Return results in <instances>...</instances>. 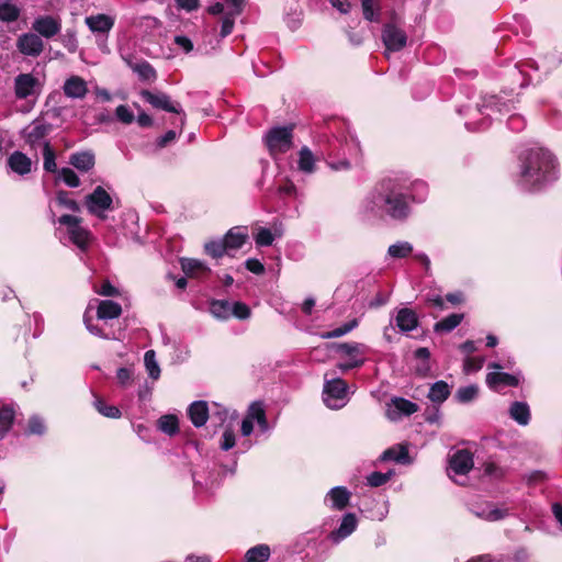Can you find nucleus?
<instances>
[{
	"label": "nucleus",
	"mask_w": 562,
	"mask_h": 562,
	"mask_svg": "<svg viewBox=\"0 0 562 562\" xmlns=\"http://www.w3.org/2000/svg\"><path fill=\"white\" fill-rule=\"evenodd\" d=\"M506 103L505 102H502L501 98L497 97V95H490V97H485L483 98V101L481 104H477V106L475 109H471L469 106H462L461 109H459V113L460 114H463L464 112H469L470 114H473V113H481V114H486V116H490L491 115V112H503L504 111V108H506Z\"/></svg>",
	"instance_id": "obj_14"
},
{
	"label": "nucleus",
	"mask_w": 562,
	"mask_h": 562,
	"mask_svg": "<svg viewBox=\"0 0 562 562\" xmlns=\"http://www.w3.org/2000/svg\"><path fill=\"white\" fill-rule=\"evenodd\" d=\"M155 356L156 353H145L144 361L148 375L153 380H158L160 376V368Z\"/></svg>",
	"instance_id": "obj_52"
},
{
	"label": "nucleus",
	"mask_w": 562,
	"mask_h": 562,
	"mask_svg": "<svg viewBox=\"0 0 562 562\" xmlns=\"http://www.w3.org/2000/svg\"><path fill=\"white\" fill-rule=\"evenodd\" d=\"M414 372L419 376H426L431 370L430 353H413L412 358L407 359Z\"/></svg>",
	"instance_id": "obj_27"
},
{
	"label": "nucleus",
	"mask_w": 562,
	"mask_h": 562,
	"mask_svg": "<svg viewBox=\"0 0 562 562\" xmlns=\"http://www.w3.org/2000/svg\"><path fill=\"white\" fill-rule=\"evenodd\" d=\"M181 269L190 278H205L211 273L205 262L193 258L181 259Z\"/></svg>",
	"instance_id": "obj_20"
},
{
	"label": "nucleus",
	"mask_w": 562,
	"mask_h": 562,
	"mask_svg": "<svg viewBox=\"0 0 562 562\" xmlns=\"http://www.w3.org/2000/svg\"><path fill=\"white\" fill-rule=\"evenodd\" d=\"M116 378L122 386H126L132 382L133 371L130 368H120L116 372Z\"/></svg>",
	"instance_id": "obj_61"
},
{
	"label": "nucleus",
	"mask_w": 562,
	"mask_h": 562,
	"mask_svg": "<svg viewBox=\"0 0 562 562\" xmlns=\"http://www.w3.org/2000/svg\"><path fill=\"white\" fill-rule=\"evenodd\" d=\"M44 164L43 168L47 172L57 173L59 170L56 165V155L49 143L44 144L43 148Z\"/></svg>",
	"instance_id": "obj_41"
},
{
	"label": "nucleus",
	"mask_w": 562,
	"mask_h": 562,
	"mask_svg": "<svg viewBox=\"0 0 562 562\" xmlns=\"http://www.w3.org/2000/svg\"><path fill=\"white\" fill-rule=\"evenodd\" d=\"M52 131V125L42 120H34L30 125H27L23 130V137L25 143L32 148L36 147L44 148L45 143H49L46 140V136Z\"/></svg>",
	"instance_id": "obj_9"
},
{
	"label": "nucleus",
	"mask_w": 562,
	"mask_h": 562,
	"mask_svg": "<svg viewBox=\"0 0 562 562\" xmlns=\"http://www.w3.org/2000/svg\"><path fill=\"white\" fill-rule=\"evenodd\" d=\"M15 419V412L12 406L0 407V437L3 438L12 428Z\"/></svg>",
	"instance_id": "obj_30"
},
{
	"label": "nucleus",
	"mask_w": 562,
	"mask_h": 562,
	"mask_svg": "<svg viewBox=\"0 0 562 562\" xmlns=\"http://www.w3.org/2000/svg\"><path fill=\"white\" fill-rule=\"evenodd\" d=\"M32 29L41 36L50 38L60 32L61 23L58 18L42 15L33 21Z\"/></svg>",
	"instance_id": "obj_12"
},
{
	"label": "nucleus",
	"mask_w": 562,
	"mask_h": 562,
	"mask_svg": "<svg viewBox=\"0 0 562 562\" xmlns=\"http://www.w3.org/2000/svg\"><path fill=\"white\" fill-rule=\"evenodd\" d=\"M115 115L117 120L124 124H131L135 120L134 113L128 109L127 105L124 104H121L116 108Z\"/></svg>",
	"instance_id": "obj_54"
},
{
	"label": "nucleus",
	"mask_w": 562,
	"mask_h": 562,
	"mask_svg": "<svg viewBox=\"0 0 562 562\" xmlns=\"http://www.w3.org/2000/svg\"><path fill=\"white\" fill-rule=\"evenodd\" d=\"M266 146L271 156L284 154L293 146L292 126H277L269 130L265 136Z\"/></svg>",
	"instance_id": "obj_4"
},
{
	"label": "nucleus",
	"mask_w": 562,
	"mask_h": 562,
	"mask_svg": "<svg viewBox=\"0 0 562 562\" xmlns=\"http://www.w3.org/2000/svg\"><path fill=\"white\" fill-rule=\"evenodd\" d=\"M381 461H395L400 464H409L411 463V457L408 452V446L407 445H395L383 451V453L380 457Z\"/></svg>",
	"instance_id": "obj_22"
},
{
	"label": "nucleus",
	"mask_w": 562,
	"mask_h": 562,
	"mask_svg": "<svg viewBox=\"0 0 562 562\" xmlns=\"http://www.w3.org/2000/svg\"><path fill=\"white\" fill-rule=\"evenodd\" d=\"M510 417L520 425H527L530 420L529 406L522 402H514L509 409Z\"/></svg>",
	"instance_id": "obj_34"
},
{
	"label": "nucleus",
	"mask_w": 562,
	"mask_h": 562,
	"mask_svg": "<svg viewBox=\"0 0 562 562\" xmlns=\"http://www.w3.org/2000/svg\"><path fill=\"white\" fill-rule=\"evenodd\" d=\"M16 47L23 55L37 57L43 52L44 43L37 34L25 33L18 38Z\"/></svg>",
	"instance_id": "obj_13"
},
{
	"label": "nucleus",
	"mask_w": 562,
	"mask_h": 562,
	"mask_svg": "<svg viewBox=\"0 0 562 562\" xmlns=\"http://www.w3.org/2000/svg\"><path fill=\"white\" fill-rule=\"evenodd\" d=\"M357 326H358V321L355 318V319L347 322L344 325H341L333 330L323 333L321 336H322V338H325V339L341 337V336L346 335L347 333L351 331Z\"/></svg>",
	"instance_id": "obj_47"
},
{
	"label": "nucleus",
	"mask_w": 562,
	"mask_h": 562,
	"mask_svg": "<svg viewBox=\"0 0 562 562\" xmlns=\"http://www.w3.org/2000/svg\"><path fill=\"white\" fill-rule=\"evenodd\" d=\"M426 303L429 306L436 307L439 311H443L446 308L445 306V299L439 294H427L426 295Z\"/></svg>",
	"instance_id": "obj_64"
},
{
	"label": "nucleus",
	"mask_w": 562,
	"mask_h": 562,
	"mask_svg": "<svg viewBox=\"0 0 562 562\" xmlns=\"http://www.w3.org/2000/svg\"><path fill=\"white\" fill-rule=\"evenodd\" d=\"M94 407L101 415L108 418H120L122 415L117 406L106 404L101 397L95 398Z\"/></svg>",
	"instance_id": "obj_42"
},
{
	"label": "nucleus",
	"mask_w": 562,
	"mask_h": 562,
	"mask_svg": "<svg viewBox=\"0 0 562 562\" xmlns=\"http://www.w3.org/2000/svg\"><path fill=\"white\" fill-rule=\"evenodd\" d=\"M547 480H548V475H547L546 472L540 471V470H536V471H532L529 474L527 483L530 486H536V485H538L540 483L546 482Z\"/></svg>",
	"instance_id": "obj_62"
},
{
	"label": "nucleus",
	"mask_w": 562,
	"mask_h": 562,
	"mask_svg": "<svg viewBox=\"0 0 562 562\" xmlns=\"http://www.w3.org/2000/svg\"><path fill=\"white\" fill-rule=\"evenodd\" d=\"M507 125L512 131L520 132L525 127V120L522 116H520L518 114H514V115L509 116V119L507 121Z\"/></svg>",
	"instance_id": "obj_63"
},
{
	"label": "nucleus",
	"mask_w": 562,
	"mask_h": 562,
	"mask_svg": "<svg viewBox=\"0 0 562 562\" xmlns=\"http://www.w3.org/2000/svg\"><path fill=\"white\" fill-rule=\"evenodd\" d=\"M57 173L58 178L69 188H78L80 186V179L72 169L65 167L59 169Z\"/></svg>",
	"instance_id": "obj_49"
},
{
	"label": "nucleus",
	"mask_w": 562,
	"mask_h": 562,
	"mask_svg": "<svg viewBox=\"0 0 562 562\" xmlns=\"http://www.w3.org/2000/svg\"><path fill=\"white\" fill-rule=\"evenodd\" d=\"M232 315L238 319H247L250 316V308L241 302L232 304Z\"/></svg>",
	"instance_id": "obj_58"
},
{
	"label": "nucleus",
	"mask_w": 562,
	"mask_h": 562,
	"mask_svg": "<svg viewBox=\"0 0 562 562\" xmlns=\"http://www.w3.org/2000/svg\"><path fill=\"white\" fill-rule=\"evenodd\" d=\"M122 314V306L112 300H91L83 314V323L90 334L104 339L115 338L111 330H106L104 326H99L93 323L95 315L97 321L106 324L108 321L119 318Z\"/></svg>",
	"instance_id": "obj_3"
},
{
	"label": "nucleus",
	"mask_w": 562,
	"mask_h": 562,
	"mask_svg": "<svg viewBox=\"0 0 562 562\" xmlns=\"http://www.w3.org/2000/svg\"><path fill=\"white\" fill-rule=\"evenodd\" d=\"M83 204L91 215L100 220H105V213L114 210L112 196L101 186L85 196Z\"/></svg>",
	"instance_id": "obj_6"
},
{
	"label": "nucleus",
	"mask_w": 562,
	"mask_h": 562,
	"mask_svg": "<svg viewBox=\"0 0 562 562\" xmlns=\"http://www.w3.org/2000/svg\"><path fill=\"white\" fill-rule=\"evenodd\" d=\"M210 313L217 319H228L232 316V304L226 300H213L210 303Z\"/></svg>",
	"instance_id": "obj_33"
},
{
	"label": "nucleus",
	"mask_w": 562,
	"mask_h": 562,
	"mask_svg": "<svg viewBox=\"0 0 562 562\" xmlns=\"http://www.w3.org/2000/svg\"><path fill=\"white\" fill-rule=\"evenodd\" d=\"M350 496V492L344 486L334 487L329 492L333 507L338 510H342L349 505Z\"/></svg>",
	"instance_id": "obj_29"
},
{
	"label": "nucleus",
	"mask_w": 562,
	"mask_h": 562,
	"mask_svg": "<svg viewBox=\"0 0 562 562\" xmlns=\"http://www.w3.org/2000/svg\"><path fill=\"white\" fill-rule=\"evenodd\" d=\"M413 252V245L408 241H397L387 249V255L394 259H403Z\"/></svg>",
	"instance_id": "obj_39"
},
{
	"label": "nucleus",
	"mask_w": 562,
	"mask_h": 562,
	"mask_svg": "<svg viewBox=\"0 0 562 562\" xmlns=\"http://www.w3.org/2000/svg\"><path fill=\"white\" fill-rule=\"evenodd\" d=\"M55 202L61 206L65 207L74 213H79L81 207L79 203L70 198L69 192L60 190L56 193Z\"/></svg>",
	"instance_id": "obj_40"
},
{
	"label": "nucleus",
	"mask_w": 562,
	"mask_h": 562,
	"mask_svg": "<svg viewBox=\"0 0 562 562\" xmlns=\"http://www.w3.org/2000/svg\"><path fill=\"white\" fill-rule=\"evenodd\" d=\"M270 547L268 544H257L245 554V562H266L270 557Z\"/></svg>",
	"instance_id": "obj_35"
},
{
	"label": "nucleus",
	"mask_w": 562,
	"mask_h": 562,
	"mask_svg": "<svg viewBox=\"0 0 562 562\" xmlns=\"http://www.w3.org/2000/svg\"><path fill=\"white\" fill-rule=\"evenodd\" d=\"M63 91L67 98L83 99L88 93L87 82L79 76H70L64 82Z\"/></svg>",
	"instance_id": "obj_17"
},
{
	"label": "nucleus",
	"mask_w": 562,
	"mask_h": 562,
	"mask_svg": "<svg viewBox=\"0 0 562 562\" xmlns=\"http://www.w3.org/2000/svg\"><path fill=\"white\" fill-rule=\"evenodd\" d=\"M299 169L305 173H312L315 170V158L307 146H303L299 151Z\"/></svg>",
	"instance_id": "obj_37"
},
{
	"label": "nucleus",
	"mask_w": 562,
	"mask_h": 562,
	"mask_svg": "<svg viewBox=\"0 0 562 562\" xmlns=\"http://www.w3.org/2000/svg\"><path fill=\"white\" fill-rule=\"evenodd\" d=\"M393 475V471L386 473L374 471L367 476V483L371 487H379L386 484Z\"/></svg>",
	"instance_id": "obj_50"
},
{
	"label": "nucleus",
	"mask_w": 562,
	"mask_h": 562,
	"mask_svg": "<svg viewBox=\"0 0 562 562\" xmlns=\"http://www.w3.org/2000/svg\"><path fill=\"white\" fill-rule=\"evenodd\" d=\"M235 18L233 15L225 14L222 20V26H221V36L226 37L228 36L234 27Z\"/></svg>",
	"instance_id": "obj_60"
},
{
	"label": "nucleus",
	"mask_w": 562,
	"mask_h": 562,
	"mask_svg": "<svg viewBox=\"0 0 562 562\" xmlns=\"http://www.w3.org/2000/svg\"><path fill=\"white\" fill-rule=\"evenodd\" d=\"M41 89L42 83L33 74H19L14 78V94L19 100L36 97Z\"/></svg>",
	"instance_id": "obj_10"
},
{
	"label": "nucleus",
	"mask_w": 562,
	"mask_h": 562,
	"mask_svg": "<svg viewBox=\"0 0 562 562\" xmlns=\"http://www.w3.org/2000/svg\"><path fill=\"white\" fill-rule=\"evenodd\" d=\"M347 393V383L341 379H333L327 381L324 385V394L327 396L325 402L327 406H331L328 403V398L342 400Z\"/></svg>",
	"instance_id": "obj_26"
},
{
	"label": "nucleus",
	"mask_w": 562,
	"mask_h": 562,
	"mask_svg": "<svg viewBox=\"0 0 562 562\" xmlns=\"http://www.w3.org/2000/svg\"><path fill=\"white\" fill-rule=\"evenodd\" d=\"M248 238V234L246 228L243 227H234L231 228L223 238L225 243V247L227 249V255L233 256V251L240 249Z\"/></svg>",
	"instance_id": "obj_18"
},
{
	"label": "nucleus",
	"mask_w": 562,
	"mask_h": 562,
	"mask_svg": "<svg viewBox=\"0 0 562 562\" xmlns=\"http://www.w3.org/2000/svg\"><path fill=\"white\" fill-rule=\"evenodd\" d=\"M187 414L193 426L200 428L209 419V405L205 401H195L189 405Z\"/></svg>",
	"instance_id": "obj_19"
},
{
	"label": "nucleus",
	"mask_w": 562,
	"mask_h": 562,
	"mask_svg": "<svg viewBox=\"0 0 562 562\" xmlns=\"http://www.w3.org/2000/svg\"><path fill=\"white\" fill-rule=\"evenodd\" d=\"M85 23L88 29L95 35L98 47L108 53L109 48L106 45L108 36L110 31L113 29L115 20L114 18L104 14H93L85 19Z\"/></svg>",
	"instance_id": "obj_7"
},
{
	"label": "nucleus",
	"mask_w": 562,
	"mask_h": 562,
	"mask_svg": "<svg viewBox=\"0 0 562 562\" xmlns=\"http://www.w3.org/2000/svg\"><path fill=\"white\" fill-rule=\"evenodd\" d=\"M9 168L20 175L25 176L32 170V160L22 151H13L8 158Z\"/></svg>",
	"instance_id": "obj_21"
},
{
	"label": "nucleus",
	"mask_w": 562,
	"mask_h": 562,
	"mask_svg": "<svg viewBox=\"0 0 562 562\" xmlns=\"http://www.w3.org/2000/svg\"><path fill=\"white\" fill-rule=\"evenodd\" d=\"M274 237L269 228L261 227L258 229L255 241L258 246H270L272 245Z\"/></svg>",
	"instance_id": "obj_53"
},
{
	"label": "nucleus",
	"mask_w": 562,
	"mask_h": 562,
	"mask_svg": "<svg viewBox=\"0 0 562 562\" xmlns=\"http://www.w3.org/2000/svg\"><path fill=\"white\" fill-rule=\"evenodd\" d=\"M225 14L237 16L243 12L244 0H224Z\"/></svg>",
	"instance_id": "obj_55"
},
{
	"label": "nucleus",
	"mask_w": 562,
	"mask_h": 562,
	"mask_svg": "<svg viewBox=\"0 0 562 562\" xmlns=\"http://www.w3.org/2000/svg\"><path fill=\"white\" fill-rule=\"evenodd\" d=\"M479 387L475 384H471L468 386H462L458 389L454 394L456 400L459 403H470L477 397Z\"/></svg>",
	"instance_id": "obj_44"
},
{
	"label": "nucleus",
	"mask_w": 562,
	"mask_h": 562,
	"mask_svg": "<svg viewBox=\"0 0 562 562\" xmlns=\"http://www.w3.org/2000/svg\"><path fill=\"white\" fill-rule=\"evenodd\" d=\"M204 251L206 255L215 259L221 258L224 255H227V249L225 247V243L223 241V239H216L205 243Z\"/></svg>",
	"instance_id": "obj_46"
},
{
	"label": "nucleus",
	"mask_w": 562,
	"mask_h": 562,
	"mask_svg": "<svg viewBox=\"0 0 562 562\" xmlns=\"http://www.w3.org/2000/svg\"><path fill=\"white\" fill-rule=\"evenodd\" d=\"M69 164L81 172H88L94 167V155L89 150L74 153L69 157Z\"/></svg>",
	"instance_id": "obj_23"
},
{
	"label": "nucleus",
	"mask_w": 562,
	"mask_h": 562,
	"mask_svg": "<svg viewBox=\"0 0 562 562\" xmlns=\"http://www.w3.org/2000/svg\"><path fill=\"white\" fill-rule=\"evenodd\" d=\"M20 15L19 8L10 1L0 2V20L13 22Z\"/></svg>",
	"instance_id": "obj_43"
},
{
	"label": "nucleus",
	"mask_w": 562,
	"mask_h": 562,
	"mask_svg": "<svg viewBox=\"0 0 562 562\" xmlns=\"http://www.w3.org/2000/svg\"><path fill=\"white\" fill-rule=\"evenodd\" d=\"M61 43L69 53H75L78 48V42L76 38L75 31H67L61 38Z\"/></svg>",
	"instance_id": "obj_59"
},
{
	"label": "nucleus",
	"mask_w": 562,
	"mask_h": 562,
	"mask_svg": "<svg viewBox=\"0 0 562 562\" xmlns=\"http://www.w3.org/2000/svg\"><path fill=\"white\" fill-rule=\"evenodd\" d=\"M140 97L153 108L181 115L180 127H183L186 123V113L179 102H173L170 97L164 92H153L149 90H142Z\"/></svg>",
	"instance_id": "obj_8"
},
{
	"label": "nucleus",
	"mask_w": 562,
	"mask_h": 562,
	"mask_svg": "<svg viewBox=\"0 0 562 562\" xmlns=\"http://www.w3.org/2000/svg\"><path fill=\"white\" fill-rule=\"evenodd\" d=\"M356 528L357 517L355 514L348 513L342 517L339 528L331 531L330 538L334 541H339L350 536L356 530Z\"/></svg>",
	"instance_id": "obj_25"
},
{
	"label": "nucleus",
	"mask_w": 562,
	"mask_h": 562,
	"mask_svg": "<svg viewBox=\"0 0 562 562\" xmlns=\"http://www.w3.org/2000/svg\"><path fill=\"white\" fill-rule=\"evenodd\" d=\"M486 383L491 389L496 390L499 386L516 387L519 384L517 376L506 372H491L486 375Z\"/></svg>",
	"instance_id": "obj_24"
},
{
	"label": "nucleus",
	"mask_w": 562,
	"mask_h": 562,
	"mask_svg": "<svg viewBox=\"0 0 562 562\" xmlns=\"http://www.w3.org/2000/svg\"><path fill=\"white\" fill-rule=\"evenodd\" d=\"M473 514L476 517L485 519L487 521H497L507 517L509 513L507 508H491V505H488V508L482 509L480 512L473 510Z\"/></svg>",
	"instance_id": "obj_38"
},
{
	"label": "nucleus",
	"mask_w": 562,
	"mask_h": 562,
	"mask_svg": "<svg viewBox=\"0 0 562 562\" xmlns=\"http://www.w3.org/2000/svg\"><path fill=\"white\" fill-rule=\"evenodd\" d=\"M57 223L66 228L69 240L74 245H76L81 250L87 249L90 241V233L81 225V217L64 214L58 217Z\"/></svg>",
	"instance_id": "obj_5"
},
{
	"label": "nucleus",
	"mask_w": 562,
	"mask_h": 562,
	"mask_svg": "<svg viewBox=\"0 0 562 562\" xmlns=\"http://www.w3.org/2000/svg\"><path fill=\"white\" fill-rule=\"evenodd\" d=\"M484 364L483 357L467 356L463 360V372L465 374L477 372Z\"/></svg>",
	"instance_id": "obj_51"
},
{
	"label": "nucleus",
	"mask_w": 562,
	"mask_h": 562,
	"mask_svg": "<svg viewBox=\"0 0 562 562\" xmlns=\"http://www.w3.org/2000/svg\"><path fill=\"white\" fill-rule=\"evenodd\" d=\"M450 387L445 381H437L429 390L428 398L434 402L441 404L450 396Z\"/></svg>",
	"instance_id": "obj_31"
},
{
	"label": "nucleus",
	"mask_w": 562,
	"mask_h": 562,
	"mask_svg": "<svg viewBox=\"0 0 562 562\" xmlns=\"http://www.w3.org/2000/svg\"><path fill=\"white\" fill-rule=\"evenodd\" d=\"M396 327L402 333H408L416 329L419 325L418 316L416 312L408 307H402L397 310L394 317Z\"/></svg>",
	"instance_id": "obj_16"
},
{
	"label": "nucleus",
	"mask_w": 562,
	"mask_h": 562,
	"mask_svg": "<svg viewBox=\"0 0 562 562\" xmlns=\"http://www.w3.org/2000/svg\"><path fill=\"white\" fill-rule=\"evenodd\" d=\"M45 429H46V427L40 417L33 416L29 419V424H27V432L29 434L43 435L45 432Z\"/></svg>",
	"instance_id": "obj_57"
},
{
	"label": "nucleus",
	"mask_w": 562,
	"mask_h": 562,
	"mask_svg": "<svg viewBox=\"0 0 562 562\" xmlns=\"http://www.w3.org/2000/svg\"><path fill=\"white\" fill-rule=\"evenodd\" d=\"M473 456L467 449L458 450L449 461L450 469L459 475L468 474L473 469Z\"/></svg>",
	"instance_id": "obj_15"
},
{
	"label": "nucleus",
	"mask_w": 562,
	"mask_h": 562,
	"mask_svg": "<svg viewBox=\"0 0 562 562\" xmlns=\"http://www.w3.org/2000/svg\"><path fill=\"white\" fill-rule=\"evenodd\" d=\"M557 179L553 155L542 147H531L519 155L517 184L524 191H538Z\"/></svg>",
	"instance_id": "obj_2"
},
{
	"label": "nucleus",
	"mask_w": 562,
	"mask_h": 562,
	"mask_svg": "<svg viewBox=\"0 0 562 562\" xmlns=\"http://www.w3.org/2000/svg\"><path fill=\"white\" fill-rule=\"evenodd\" d=\"M128 66L132 68L134 72L138 75L140 80L154 81L157 77L156 70L146 60L136 64L128 63Z\"/></svg>",
	"instance_id": "obj_36"
},
{
	"label": "nucleus",
	"mask_w": 562,
	"mask_h": 562,
	"mask_svg": "<svg viewBox=\"0 0 562 562\" xmlns=\"http://www.w3.org/2000/svg\"><path fill=\"white\" fill-rule=\"evenodd\" d=\"M361 4L364 19L368 21H376L378 18L374 10L378 5V0H361Z\"/></svg>",
	"instance_id": "obj_56"
},
{
	"label": "nucleus",
	"mask_w": 562,
	"mask_h": 562,
	"mask_svg": "<svg viewBox=\"0 0 562 562\" xmlns=\"http://www.w3.org/2000/svg\"><path fill=\"white\" fill-rule=\"evenodd\" d=\"M157 427L164 434L175 436L179 432V419L173 414L162 415L157 420Z\"/></svg>",
	"instance_id": "obj_32"
},
{
	"label": "nucleus",
	"mask_w": 562,
	"mask_h": 562,
	"mask_svg": "<svg viewBox=\"0 0 562 562\" xmlns=\"http://www.w3.org/2000/svg\"><path fill=\"white\" fill-rule=\"evenodd\" d=\"M412 196L408 187L400 179L380 181L362 200L360 212L364 217L390 216L404 221L411 213Z\"/></svg>",
	"instance_id": "obj_1"
},
{
	"label": "nucleus",
	"mask_w": 562,
	"mask_h": 562,
	"mask_svg": "<svg viewBox=\"0 0 562 562\" xmlns=\"http://www.w3.org/2000/svg\"><path fill=\"white\" fill-rule=\"evenodd\" d=\"M247 416L251 420L256 419L261 428H267L268 422L266 417V412L261 404L252 403L249 407Z\"/></svg>",
	"instance_id": "obj_48"
},
{
	"label": "nucleus",
	"mask_w": 562,
	"mask_h": 562,
	"mask_svg": "<svg viewBox=\"0 0 562 562\" xmlns=\"http://www.w3.org/2000/svg\"><path fill=\"white\" fill-rule=\"evenodd\" d=\"M382 41L387 50L400 52L406 46L407 35L395 23H386L382 30Z\"/></svg>",
	"instance_id": "obj_11"
},
{
	"label": "nucleus",
	"mask_w": 562,
	"mask_h": 562,
	"mask_svg": "<svg viewBox=\"0 0 562 562\" xmlns=\"http://www.w3.org/2000/svg\"><path fill=\"white\" fill-rule=\"evenodd\" d=\"M392 404L396 411L405 416H411L418 411V405L416 403L404 397H394L392 400Z\"/></svg>",
	"instance_id": "obj_45"
},
{
	"label": "nucleus",
	"mask_w": 562,
	"mask_h": 562,
	"mask_svg": "<svg viewBox=\"0 0 562 562\" xmlns=\"http://www.w3.org/2000/svg\"><path fill=\"white\" fill-rule=\"evenodd\" d=\"M463 317L462 313L450 314L434 325V331L437 334H448L461 324Z\"/></svg>",
	"instance_id": "obj_28"
}]
</instances>
